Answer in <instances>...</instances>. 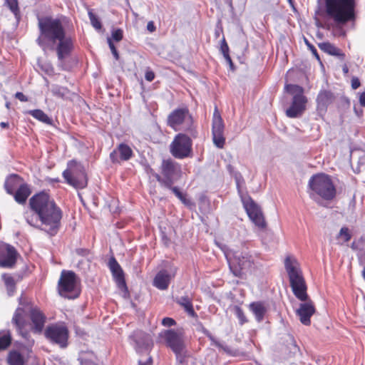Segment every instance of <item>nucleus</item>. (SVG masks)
<instances>
[{"label": "nucleus", "mask_w": 365, "mask_h": 365, "mask_svg": "<svg viewBox=\"0 0 365 365\" xmlns=\"http://www.w3.org/2000/svg\"><path fill=\"white\" fill-rule=\"evenodd\" d=\"M31 214L24 213V218L29 225L55 236L61 226L63 212L50 195L42 191L34 195L29 201Z\"/></svg>", "instance_id": "obj_1"}, {"label": "nucleus", "mask_w": 365, "mask_h": 365, "mask_svg": "<svg viewBox=\"0 0 365 365\" xmlns=\"http://www.w3.org/2000/svg\"><path fill=\"white\" fill-rule=\"evenodd\" d=\"M38 28L41 35L37 38V43L41 48L55 51L58 61L61 62L71 55L75 39L67 34L61 19L48 16L39 19Z\"/></svg>", "instance_id": "obj_2"}, {"label": "nucleus", "mask_w": 365, "mask_h": 365, "mask_svg": "<svg viewBox=\"0 0 365 365\" xmlns=\"http://www.w3.org/2000/svg\"><path fill=\"white\" fill-rule=\"evenodd\" d=\"M284 267L289 275L290 286L294 296L300 301L304 302L299 304L297 310L300 322L306 326L311 323L310 318L315 312L313 302L309 299L307 293V285L302 276V271L299 267L297 261L289 256L284 260Z\"/></svg>", "instance_id": "obj_3"}, {"label": "nucleus", "mask_w": 365, "mask_h": 365, "mask_svg": "<svg viewBox=\"0 0 365 365\" xmlns=\"http://www.w3.org/2000/svg\"><path fill=\"white\" fill-rule=\"evenodd\" d=\"M322 14L337 24H345L355 19V0H323Z\"/></svg>", "instance_id": "obj_4"}, {"label": "nucleus", "mask_w": 365, "mask_h": 365, "mask_svg": "<svg viewBox=\"0 0 365 365\" xmlns=\"http://www.w3.org/2000/svg\"><path fill=\"white\" fill-rule=\"evenodd\" d=\"M309 197L317 201L319 198L330 201L336 195V186L329 175L318 173L313 175L308 182Z\"/></svg>", "instance_id": "obj_5"}, {"label": "nucleus", "mask_w": 365, "mask_h": 365, "mask_svg": "<svg viewBox=\"0 0 365 365\" xmlns=\"http://www.w3.org/2000/svg\"><path fill=\"white\" fill-rule=\"evenodd\" d=\"M167 124L175 130H180V126L184 125L182 128L185 131L193 138L197 137V132L187 108H180L173 110L168 116Z\"/></svg>", "instance_id": "obj_6"}, {"label": "nucleus", "mask_w": 365, "mask_h": 365, "mask_svg": "<svg viewBox=\"0 0 365 365\" xmlns=\"http://www.w3.org/2000/svg\"><path fill=\"white\" fill-rule=\"evenodd\" d=\"M285 91L293 96L291 106L286 110V115L291 118L301 117L306 110L307 98L304 95V88L295 84H287Z\"/></svg>", "instance_id": "obj_7"}, {"label": "nucleus", "mask_w": 365, "mask_h": 365, "mask_svg": "<svg viewBox=\"0 0 365 365\" xmlns=\"http://www.w3.org/2000/svg\"><path fill=\"white\" fill-rule=\"evenodd\" d=\"M160 336L165 339L166 344L175 354L178 361L180 364L192 363L190 356H187L185 351V345L181 331L174 329L166 330L160 334Z\"/></svg>", "instance_id": "obj_8"}, {"label": "nucleus", "mask_w": 365, "mask_h": 365, "mask_svg": "<svg viewBox=\"0 0 365 365\" xmlns=\"http://www.w3.org/2000/svg\"><path fill=\"white\" fill-rule=\"evenodd\" d=\"M162 176L153 173V176L165 187H171L180 177L181 168L180 165L172 159H164L160 165Z\"/></svg>", "instance_id": "obj_9"}, {"label": "nucleus", "mask_w": 365, "mask_h": 365, "mask_svg": "<svg viewBox=\"0 0 365 365\" xmlns=\"http://www.w3.org/2000/svg\"><path fill=\"white\" fill-rule=\"evenodd\" d=\"M66 182L76 189H83L87 185V178L83 166L76 160L68 163L67 169L63 172Z\"/></svg>", "instance_id": "obj_10"}, {"label": "nucleus", "mask_w": 365, "mask_h": 365, "mask_svg": "<svg viewBox=\"0 0 365 365\" xmlns=\"http://www.w3.org/2000/svg\"><path fill=\"white\" fill-rule=\"evenodd\" d=\"M237 188L243 207L251 221L258 227L264 228L266 222L260 207L249 195L241 192L239 185H237Z\"/></svg>", "instance_id": "obj_11"}, {"label": "nucleus", "mask_w": 365, "mask_h": 365, "mask_svg": "<svg viewBox=\"0 0 365 365\" xmlns=\"http://www.w3.org/2000/svg\"><path fill=\"white\" fill-rule=\"evenodd\" d=\"M191 136L185 133H178L170 145V152L177 159L191 157L192 154V140Z\"/></svg>", "instance_id": "obj_12"}, {"label": "nucleus", "mask_w": 365, "mask_h": 365, "mask_svg": "<svg viewBox=\"0 0 365 365\" xmlns=\"http://www.w3.org/2000/svg\"><path fill=\"white\" fill-rule=\"evenodd\" d=\"M77 283L78 278L73 272L63 270L58 281L59 294L68 298L78 297L80 292Z\"/></svg>", "instance_id": "obj_13"}, {"label": "nucleus", "mask_w": 365, "mask_h": 365, "mask_svg": "<svg viewBox=\"0 0 365 365\" xmlns=\"http://www.w3.org/2000/svg\"><path fill=\"white\" fill-rule=\"evenodd\" d=\"M255 262L253 257L247 252L236 253L233 259L230 262V269L233 274L237 277L243 278L251 271Z\"/></svg>", "instance_id": "obj_14"}, {"label": "nucleus", "mask_w": 365, "mask_h": 365, "mask_svg": "<svg viewBox=\"0 0 365 365\" xmlns=\"http://www.w3.org/2000/svg\"><path fill=\"white\" fill-rule=\"evenodd\" d=\"M46 337L52 343L56 344L61 348L68 345V330L63 325L52 324L45 330Z\"/></svg>", "instance_id": "obj_15"}, {"label": "nucleus", "mask_w": 365, "mask_h": 365, "mask_svg": "<svg viewBox=\"0 0 365 365\" xmlns=\"http://www.w3.org/2000/svg\"><path fill=\"white\" fill-rule=\"evenodd\" d=\"M130 338L133 341L135 349L138 353H147L153 347V341L151 336L141 330L133 331Z\"/></svg>", "instance_id": "obj_16"}, {"label": "nucleus", "mask_w": 365, "mask_h": 365, "mask_svg": "<svg viewBox=\"0 0 365 365\" xmlns=\"http://www.w3.org/2000/svg\"><path fill=\"white\" fill-rule=\"evenodd\" d=\"M108 265L117 284V287L122 292H123V297L127 298L129 294L125 280L123 270L113 257L110 258Z\"/></svg>", "instance_id": "obj_17"}, {"label": "nucleus", "mask_w": 365, "mask_h": 365, "mask_svg": "<svg viewBox=\"0 0 365 365\" xmlns=\"http://www.w3.org/2000/svg\"><path fill=\"white\" fill-rule=\"evenodd\" d=\"M224 123L217 110L215 109L212 119V139L214 144L219 148H222L225 143L224 137Z\"/></svg>", "instance_id": "obj_18"}, {"label": "nucleus", "mask_w": 365, "mask_h": 365, "mask_svg": "<svg viewBox=\"0 0 365 365\" xmlns=\"http://www.w3.org/2000/svg\"><path fill=\"white\" fill-rule=\"evenodd\" d=\"M176 272L177 268L175 267H170L169 269L160 270L153 279V286L160 290L167 289Z\"/></svg>", "instance_id": "obj_19"}, {"label": "nucleus", "mask_w": 365, "mask_h": 365, "mask_svg": "<svg viewBox=\"0 0 365 365\" xmlns=\"http://www.w3.org/2000/svg\"><path fill=\"white\" fill-rule=\"evenodd\" d=\"M18 252L11 245L4 244L0 245V267L11 268L16 262Z\"/></svg>", "instance_id": "obj_20"}, {"label": "nucleus", "mask_w": 365, "mask_h": 365, "mask_svg": "<svg viewBox=\"0 0 365 365\" xmlns=\"http://www.w3.org/2000/svg\"><path fill=\"white\" fill-rule=\"evenodd\" d=\"M26 317L25 309L22 307H19L16 309L12 318V323L16 326L19 334L25 339L27 338L29 334L26 331H24L26 324Z\"/></svg>", "instance_id": "obj_21"}, {"label": "nucleus", "mask_w": 365, "mask_h": 365, "mask_svg": "<svg viewBox=\"0 0 365 365\" xmlns=\"http://www.w3.org/2000/svg\"><path fill=\"white\" fill-rule=\"evenodd\" d=\"M30 318L33 323V331L35 333H41L44 327L46 316L37 308H31Z\"/></svg>", "instance_id": "obj_22"}, {"label": "nucleus", "mask_w": 365, "mask_h": 365, "mask_svg": "<svg viewBox=\"0 0 365 365\" xmlns=\"http://www.w3.org/2000/svg\"><path fill=\"white\" fill-rule=\"evenodd\" d=\"M335 100V96L330 91H321L317 98V108L320 110H326L327 107Z\"/></svg>", "instance_id": "obj_23"}, {"label": "nucleus", "mask_w": 365, "mask_h": 365, "mask_svg": "<svg viewBox=\"0 0 365 365\" xmlns=\"http://www.w3.org/2000/svg\"><path fill=\"white\" fill-rule=\"evenodd\" d=\"M28 351L26 349L19 350H11L7 356V362L9 365H24L26 363V353Z\"/></svg>", "instance_id": "obj_24"}, {"label": "nucleus", "mask_w": 365, "mask_h": 365, "mask_svg": "<svg viewBox=\"0 0 365 365\" xmlns=\"http://www.w3.org/2000/svg\"><path fill=\"white\" fill-rule=\"evenodd\" d=\"M31 190L26 183L21 184L16 192H14V197L16 202L21 205L26 203L27 198L31 195Z\"/></svg>", "instance_id": "obj_25"}, {"label": "nucleus", "mask_w": 365, "mask_h": 365, "mask_svg": "<svg viewBox=\"0 0 365 365\" xmlns=\"http://www.w3.org/2000/svg\"><path fill=\"white\" fill-rule=\"evenodd\" d=\"M319 48L324 52L334 56L338 57L340 60L343 61L345 58V53L341 50L336 47L334 44L329 42H323L319 43Z\"/></svg>", "instance_id": "obj_26"}, {"label": "nucleus", "mask_w": 365, "mask_h": 365, "mask_svg": "<svg viewBox=\"0 0 365 365\" xmlns=\"http://www.w3.org/2000/svg\"><path fill=\"white\" fill-rule=\"evenodd\" d=\"M250 309L255 314L257 322H260L267 312V307L262 302H255L250 304Z\"/></svg>", "instance_id": "obj_27"}, {"label": "nucleus", "mask_w": 365, "mask_h": 365, "mask_svg": "<svg viewBox=\"0 0 365 365\" xmlns=\"http://www.w3.org/2000/svg\"><path fill=\"white\" fill-rule=\"evenodd\" d=\"M23 179L16 174L11 175L6 180L4 187L9 195H14L15 190H17L19 184Z\"/></svg>", "instance_id": "obj_28"}, {"label": "nucleus", "mask_w": 365, "mask_h": 365, "mask_svg": "<svg viewBox=\"0 0 365 365\" xmlns=\"http://www.w3.org/2000/svg\"><path fill=\"white\" fill-rule=\"evenodd\" d=\"M175 302L182 307L185 311L192 317L196 315V313L193 309L192 303L191 299L188 296L181 297L180 298L176 299Z\"/></svg>", "instance_id": "obj_29"}, {"label": "nucleus", "mask_w": 365, "mask_h": 365, "mask_svg": "<svg viewBox=\"0 0 365 365\" xmlns=\"http://www.w3.org/2000/svg\"><path fill=\"white\" fill-rule=\"evenodd\" d=\"M81 365H96L97 357L93 351H87L80 353L78 358Z\"/></svg>", "instance_id": "obj_30"}, {"label": "nucleus", "mask_w": 365, "mask_h": 365, "mask_svg": "<svg viewBox=\"0 0 365 365\" xmlns=\"http://www.w3.org/2000/svg\"><path fill=\"white\" fill-rule=\"evenodd\" d=\"M26 113L32 115L34 118L37 119L38 120L43 123L48 125L52 124V119L50 118L43 110L40 109L30 110L26 111Z\"/></svg>", "instance_id": "obj_31"}, {"label": "nucleus", "mask_w": 365, "mask_h": 365, "mask_svg": "<svg viewBox=\"0 0 365 365\" xmlns=\"http://www.w3.org/2000/svg\"><path fill=\"white\" fill-rule=\"evenodd\" d=\"M119 153V158L121 160L127 161L133 156V150L130 146L125 143H120L117 148Z\"/></svg>", "instance_id": "obj_32"}, {"label": "nucleus", "mask_w": 365, "mask_h": 365, "mask_svg": "<svg viewBox=\"0 0 365 365\" xmlns=\"http://www.w3.org/2000/svg\"><path fill=\"white\" fill-rule=\"evenodd\" d=\"M3 279L5 282V285L6 287L7 292L9 296H11L16 289L15 282L12 277L6 274L3 275Z\"/></svg>", "instance_id": "obj_33"}, {"label": "nucleus", "mask_w": 365, "mask_h": 365, "mask_svg": "<svg viewBox=\"0 0 365 365\" xmlns=\"http://www.w3.org/2000/svg\"><path fill=\"white\" fill-rule=\"evenodd\" d=\"M51 92L53 96L63 98L68 94L69 91L65 87L55 86L52 88Z\"/></svg>", "instance_id": "obj_34"}, {"label": "nucleus", "mask_w": 365, "mask_h": 365, "mask_svg": "<svg viewBox=\"0 0 365 365\" xmlns=\"http://www.w3.org/2000/svg\"><path fill=\"white\" fill-rule=\"evenodd\" d=\"M11 343V336L10 334L0 336V351L7 349Z\"/></svg>", "instance_id": "obj_35"}, {"label": "nucleus", "mask_w": 365, "mask_h": 365, "mask_svg": "<svg viewBox=\"0 0 365 365\" xmlns=\"http://www.w3.org/2000/svg\"><path fill=\"white\" fill-rule=\"evenodd\" d=\"M88 16L91 21V25L97 30H100L102 28V24L99 19L92 12L88 11Z\"/></svg>", "instance_id": "obj_36"}, {"label": "nucleus", "mask_w": 365, "mask_h": 365, "mask_svg": "<svg viewBox=\"0 0 365 365\" xmlns=\"http://www.w3.org/2000/svg\"><path fill=\"white\" fill-rule=\"evenodd\" d=\"M9 9L17 16L19 14V4L17 0H6Z\"/></svg>", "instance_id": "obj_37"}, {"label": "nucleus", "mask_w": 365, "mask_h": 365, "mask_svg": "<svg viewBox=\"0 0 365 365\" xmlns=\"http://www.w3.org/2000/svg\"><path fill=\"white\" fill-rule=\"evenodd\" d=\"M337 237H343L344 242H349L351 238L349 228L346 227H341Z\"/></svg>", "instance_id": "obj_38"}, {"label": "nucleus", "mask_w": 365, "mask_h": 365, "mask_svg": "<svg viewBox=\"0 0 365 365\" xmlns=\"http://www.w3.org/2000/svg\"><path fill=\"white\" fill-rule=\"evenodd\" d=\"M235 313H236L238 319H240L241 324H243L244 323L247 322L246 317L244 314V312L240 307H235Z\"/></svg>", "instance_id": "obj_39"}, {"label": "nucleus", "mask_w": 365, "mask_h": 365, "mask_svg": "<svg viewBox=\"0 0 365 365\" xmlns=\"http://www.w3.org/2000/svg\"><path fill=\"white\" fill-rule=\"evenodd\" d=\"M220 51H221L222 53L223 54L224 57L227 56V55H230L229 54V46L226 42L225 37H223V38L221 41Z\"/></svg>", "instance_id": "obj_40"}, {"label": "nucleus", "mask_w": 365, "mask_h": 365, "mask_svg": "<svg viewBox=\"0 0 365 365\" xmlns=\"http://www.w3.org/2000/svg\"><path fill=\"white\" fill-rule=\"evenodd\" d=\"M108 43L114 58L118 61L119 59V53L110 38H108Z\"/></svg>", "instance_id": "obj_41"}, {"label": "nucleus", "mask_w": 365, "mask_h": 365, "mask_svg": "<svg viewBox=\"0 0 365 365\" xmlns=\"http://www.w3.org/2000/svg\"><path fill=\"white\" fill-rule=\"evenodd\" d=\"M112 38L115 41H120L123 38V31L120 29L113 30L112 32Z\"/></svg>", "instance_id": "obj_42"}, {"label": "nucleus", "mask_w": 365, "mask_h": 365, "mask_svg": "<svg viewBox=\"0 0 365 365\" xmlns=\"http://www.w3.org/2000/svg\"><path fill=\"white\" fill-rule=\"evenodd\" d=\"M175 324H176L175 321L173 319L170 318V317H165L162 320V324L165 327H170L175 325Z\"/></svg>", "instance_id": "obj_43"}, {"label": "nucleus", "mask_w": 365, "mask_h": 365, "mask_svg": "<svg viewBox=\"0 0 365 365\" xmlns=\"http://www.w3.org/2000/svg\"><path fill=\"white\" fill-rule=\"evenodd\" d=\"M305 42H306V44L307 45V46H308V48H309V50L313 53V55L316 57V58L317 60L319 61L320 58H319V54L317 53V51L316 48L312 44L309 43V41L307 40H305Z\"/></svg>", "instance_id": "obj_44"}, {"label": "nucleus", "mask_w": 365, "mask_h": 365, "mask_svg": "<svg viewBox=\"0 0 365 365\" xmlns=\"http://www.w3.org/2000/svg\"><path fill=\"white\" fill-rule=\"evenodd\" d=\"M119 153L118 149L114 150L113 152L110 154V158L113 163H118L119 158H118Z\"/></svg>", "instance_id": "obj_45"}, {"label": "nucleus", "mask_w": 365, "mask_h": 365, "mask_svg": "<svg viewBox=\"0 0 365 365\" xmlns=\"http://www.w3.org/2000/svg\"><path fill=\"white\" fill-rule=\"evenodd\" d=\"M76 252L79 256L86 257L90 253V250L85 248H78L76 250Z\"/></svg>", "instance_id": "obj_46"}, {"label": "nucleus", "mask_w": 365, "mask_h": 365, "mask_svg": "<svg viewBox=\"0 0 365 365\" xmlns=\"http://www.w3.org/2000/svg\"><path fill=\"white\" fill-rule=\"evenodd\" d=\"M145 78L148 81L151 82L155 78V73L152 71H146Z\"/></svg>", "instance_id": "obj_47"}, {"label": "nucleus", "mask_w": 365, "mask_h": 365, "mask_svg": "<svg viewBox=\"0 0 365 365\" xmlns=\"http://www.w3.org/2000/svg\"><path fill=\"white\" fill-rule=\"evenodd\" d=\"M361 83L358 78L353 77L351 78V87L353 89H356L360 86Z\"/></svg>", "instance_id": "obj_48"}, {"label": "nucleus", "mask_w": 365, "mask_h": 365, "mask_svg": "<svg viewBox=\"0 0 365 365\" xmlns=\"http://www.w3.org/2000/svg\"><path fill=\"white\" fill-rule=\"evenodd\" d=\"M15 97L17 99H19V101H21V102H26V101H28L27 97L24 93H22L21 92H17L15 94Z\"/></svg>", "instance_id": "obj_49"}, {"label": "nucleus", "mask_w": 365, "mask_h": 365, "mask_svg": "<svg viewBox=\"0 0 365 365\" xmlns=\"http://www.w3.org/2000/svg\"><path fill=\"white\" fill-rule=\"evenodd\" d=\"M167 188L171 190L172 192L175 195V196L177 197H180L182 192L180 190V189L178 187H173V185H171V187H167Z\"/></svg>", "instance_id": "obj_50"}, {"label": "nucleus", "mask_w": 365, "mask_h": 365, "mask_svg": "<svg viewBox=\"0 0 365 365\" xmlns=\"http://www.w3.org/2000/svg\"><path fill=\"white\" fill-rule=\"evenodd\" d=\"M153 363L152 357L148 356L146 361H143L142 359H139L138 365H150Z\"/></svg>", "instance_id": "obj_51"}, {"label": "nucleus", "mask_w": 365, "mask_h": 365, "mask_svg": "<svg viewBox=\"0 0 365 365\" xmlns=\"http://www.w3.org/2000/svg\"><path fill=\"white\" fill-rule=\"evenodd\" d=\"M202 331L211 341H215V343L217 345H218V344L215 341L213 336L211 334V333L207 329L202 327Z\"/></svg>", "instance_id": "obj_52"}, {"label": "nucleus", "mask_w": 365, "mask_h": 365, "mask_svg": "<svg viewBox=\"0 0 365 365\" xmlns=\"http://www.w3.org/2000/svg\"><path fill=\"white\" fill-rule=\"evenodd\" d=\"M227 61V63L229 64L230 68L232 71H235V66L234 63L231 59V57L230 55H227V56L224 57Z\"/></svg>", "instance_id": "obj_53"}, {"label": "nucleus", "mask_w": 365, "mask_h": 365, "mask_svg": "<svg viewBox=\"0 0 365 365\" xmlns=\"http://www.w3.org/2000/svg\"><path fill=\"white\" fill-rule=\"evenodd\" d=\"M183 204L187 205L190 204V200H187L185 197V195H184L182 192L180 195V197H178Z\"/></svg>", "instance_id": "obj_54"}, {"label": "nucleus", "mask_w": 365, "mask_h": 365, "mask_svg": "<svg viewBox=\"0 0 365 365\" xmlns=\"http://www.w3.org/2000/svg\"><path fill=\"white\" fill-rule=\"evenodd\" d=\"M183 204L187 205L190 204V200H187L185 197V195H184L182 192L180 195V197H178Z\"/></svg>", "instance_id": "obj_55"}, {"label": "nucleus", "mask_w": 365, "mask_h": 365, "mask_svg": "<svg viewBox=\"0 0 365 365\" xmlns=\"http://www.w3.org/2000/svg\"><path fill=\"white\" fill-rule=\"evenodd\" d=\"M147 29L150 31V32H153L155 31L156 28H155V26L154 25V23L153 21H149L147 24Z\"/></svg>", "instance_id": "obj_56"}, {"label": "nucleus", "mask_w": 365, "mask_h": 365, "mask_svg": "<svg viewBox=\"0 0 365 365\" xmlns=\"http://www.w3.org/2000/svg\"><path fill=\"white\" fill-rule=\"evenodd\" d=\"M359 101L361 105L365 107V91L361 94Z\"/></svg>", "instance_id": "obj_57"}, {"label": "nucleus", "mask_w": 365, "mask_h": 365, "mask_svg": "<svg viewBox=\"0 0 365 365\" xmlns=\"http://www.w3.org/2000/svg\"><path fill=\"white\" fill-rule=\"evenodd\" d=\"M342 71H343V72H344L345 74L348 73V72H349V68H348V66H347L346 64H345V65H344V66H343V68H342Z\"/></svg>", "instance_id": "obj_58"}, {"label": "nucleus", "mask_w": 365, "mask_h": 365, "mask_svg": "<svg viewBox=\"0 0 365 365\" xmlns=\"http://www.w3.org/2000/svg\"><path fill=\"white\" fill-rule=\"evenodd\" d=\"M0 125L2 128H6L9 126V123L5 122H1Z\"/></svg>", "instance_id": "obj_59"}, {"label": "nucleus", "mask_w": 365, "mask_h": 365, "mask_svg": "<svg viewBox=\"0 0 365 365\" xmlns=\"http://www.w3.org/2000/svg\"><path fill=\"white\" fill-rule=\"evenodd\" d=\"M220 31L219 30L215 31V36L217 38H218L220 36Z\"/></svg>", "instance_id": "obj_60"}, {"label": "nucleus", "mask_w": 365, "mask_h": 365, "mask_svg": "<svg viewBox=\"0 0 365 365\" xmlns=\"http://www.w3.org/2000/svg\"><path fill=\"white\" fill-rule=\"evenodd\" d=\"M362 276H363L364 279H365V267L364 268V269L362 271Z\"/></svg>", "instance_id": "obj_61"}, {"label": "nucleus", "mask_w": 365, "mask_h": 365, "mask_svg": "<svg viewBox=\"0 0 365 365\" xmlns=\"http://www.w3.org/2000/svg\"><path fill=\"white\" fill-rule=\"evenodd\" d=\"M149 172H150V174H152L153 175V173H155L154 172V170H153L152 168H150V171H149Z\"/></svg>", "instance_id": "obj_62"}, {"label": "nucleus", "mask_w": 365, "mask_h": 365, "mask_svg": "<svg viewBox=\"0 0 365 365\" xmlns=\"http://www.w3.org/2000/svg\"><path fill=\"white\" fill-rule=\"evenodd\" d=\"M53 71V69H52V68H51V67H50L49 68L46 69V72H47L48 73H49V71Z\"/></svg>", "instance_id": "obj_63"}, {"label": "nucleus", "mask_w": 365, "mask_h": 365, "mask_svg": "<svg viewBox=\"0 0 365 365\" xmlns=\"http://www.w3.org/2000/svg\"><path fill=\"white\" fill-rule=\"evenodd\" d=\"M9 105H10V103H6V108H9Z\"/></svg>", "instance_id": "obj_64"}]
</instances>
